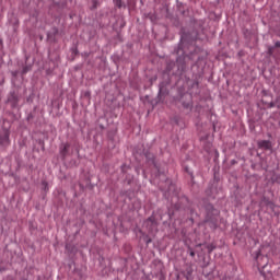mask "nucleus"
Returning <instances> with one entry per match:
<instances>
[{
  "instance_id": "nucleus-2",
  "label": "nucleus",
  "mask_w": 280,
  "mask_h": 280,
  "mask_svg": "<svg viewBox=\"0 0 280 280\" xmlns=\"http://www.w3.org/2000/svg\"><path fill=\"white\" fill-rule=\"evenodd\" d=\"M220 220V212H206L205 223L209 224L211 229H218V221Z\"/></svg>"
},
{
  "instance_id": "nucleus-17",
  "label": "nucleus",
  "mask_w": 280,
  "mask_h": 280,
  "mask_svg": "<svg viewBox=\"0 0 280 280\" xmlns=\"http://www.w3.org/2000/svg\"><path fill=\"white\" fill-rule=\"evenodd\" d=\"M275 47L279 48L280 47V42H276Z\"/></svg>"
},
{
  "instance_id": "nucleus-18",
  "label": "nucleus",
  "mask_w": 280,
  "mask_h": 280,
  "mask_svg": "<svg viewBox=\"0 0 280 280\" xmlns=\"http://www.w3.org/2000/svg\"><path fill=\"white\" fill-rule=\"evenodd\" d=\"M74 272H77L79 275V277H81L80 270L74 269Z\"/></svg>"
},
{
  "instance_id": "nucleus-14",
  "label": "nucleus",
  "mask_w": 280,
  "mask_h": 280,
  "mask_svg": "<svg viewBox=\"0 0 280 280\" xmlns=\"http://www.w3.org/2000/svg\"><path fill=\"white\" fill-rule=\"evenodd\" d=\"M273 51H275V47H269V48H268V54H269L270 56H272Z\"/></svg>"
},
{
  "instance_id": "nucleus-22",
  "label": "nucleus",
  "mask_w": 280,
  "mask_h": 280,
  "mask_svg": "<svg viewBox=\"0 0 280 280\" xmlns=\"http://www.w3.org/2000/svg\"><path fill=\"white\" fill-rule=\"evenodd\" d=\"M197 246H202V244H199V245H197Z\"/></svg>"
},
{
  "instance_id": "nucleus-1",
  "label": "nucleus",
  "mask_w": 280,
  "mask_h": 280,
  "mask_svg": "<svg viewBox=\"0 0 280 280\" xmlns=\"http://www.w3.org/2000/svg\"><path fill=\"white\" fill-rule=\"evenodd\" d=\"M254 259L257 264V268L261 275V277H266V271H264V268L268 266V256L261 255V249H258L254 254Z\"/></svg>"
},
{
  "instance_id": "nucleus-11",
  "label": "nucleus",
  "mask_w": 280,
  "mask_h": 280,
  "mask_svg": "<svg viewBox=\"0 0 280 280\" xmlns=\"http://www.w3.org/2000/svg\"><path fill=\"white\" fill-rule=\"evenodd\" d=\"M143 242L147 244V246H149L150 244H152V237L145 235L143 236Z\"/></svg>"
},
{
  "instance_id": "nucleus-19",
  "label": "nucleus",
  "mask_w": 280,
  "mask_h": 280,
  "mask_svg": "<svg viewBox=\"0 0 280 280\" xmlns=\"http://www.w3.org/2000/svg\"><path fill=\"white\" fill-rule=\"evenodd\" d=\"M167 218H172V213L168 212V213H167Z\"/></svg>"
},
{
  "instance_id": "nucleus-12",
  "label": "nucleus",
  "mask_w": 280,
  "mask_h": 280,
  "mask_svg": "<svg viewBox=\"0 0 280 280\" xmlns=\"http://www.w3.org/2000/svg\"><path fill=\"white\" fill-rule=\"evenodd\" d=\"M188 253L190 257H196V252H194V248H191L190 246H188Z\"/></svg>"
},
{
  "instance_id": "nucleus-16",
  "label": "nucleus",
  "mask_w": 280,
  "mask_h": 280,
  "mask_svg": "<svg viewBox=\"0 0 280 280\" xmlns=\"http://www.w3.org/2000/svg\"><path fill=\"white\" fill-rule=\"evenodd\" d=\"M42 185L44 186V189H47V182H43Z\"/></svg>"
},
{
  "instance_id": "nucleus-5",
  "label": "nucleus",
  "mask_w": 280,
  "mask_h": 280,
  "mask_svg": "<svg viewBox=\"0 0 280 280\" xmlns=\"http://www.w3.org/2000/svg\"><path fill=\"white\" fill-rule=\"evenodd\" d=\"M0 145L8 148L10 145V130L3 129L0 132Z\"/></svg>"
},
{
  "instance_id": "nucleus-13",
  "label": "nucleus",
  "mask_w": 280,
  "mask_h": 280,
  "mask_svg": "<svg viewBox=\"0 0 280 280\" xmlns=\"http://www.w3.org/2000/svg\"><path fill=\"white\" fill-rule=\"evenodd\" d=\"M114 3H115V5H116V8H121V0H114Z\"/></svg>"
},
{
  "instance_id": "nucleus-6",
  "label": "nucleus",
  "mask_w": 280,
  "mask_h": 280,
  "mask_svg": "<svg viewBox=\"0 0 280 280\" xmlns=\"http://www.w3.org/2000/svg\"><path fill=\"white\" fill-rule=\"evenodd\" d=\"M258 148L260 150H272V142L269 140H260L258 141Z\"/></svg>"
},
{
  "instance_id": "nucleus-4",
  "label": "nucleus",
  "mask_w": 280,
  "mask_h": 280,
  "mask_svg": "<svg viewBox=\"0 0 280 280\" xmlns=\"http://www.w3.org/2000/svg\"><path fill=\"white\" fill-rule=\"evenodd\" d=\"M163 220V214L161 212H153L151 217L147 219V224H150V226H159V222Z\"/></svg>"
},
{
  "instance_id": "nucleus-3",
  "label": "nucleus",
  "mask_w": 280,
  "mask_h": 280,
  "mask_svg": "<svg viewBox=\"0 0 280 280\" xmlns=\"http://www.w3.org/2000/svg\"><path fill=\"white\" fill-rule=\"evenodd\" d=\"M152 266L155 268V277H159V280H165V273L163 272L165 266L163 265V261L154 259Z\"/></svg>"
},
{
  "instance_id": "nucleus-15",
  "label": "nucleus",
  "mask_w": 280,
  "mask_h": 280,
  "mask_svg": "<svg viewBox=\"0 0 280 280\" xmlns=\"http://www.w3.org/2000/svg\"><path fill=\"white\" fill-rule=\"evenodd\" d=\"M212 210H213V206L208 205V206L206 207V211H212Z\"/></svg>"
},
{
  "instance_id": "nucleus-9",
  "label": "nucleus",
  "mask_w": 280,
  "mask_h": 280,
  "mask_svg": "<svg viewBox=\"0 0 280 280\" xmlns=\"http://www.w3.org/2000/svg\"><path fill=\"white\" fill-rule=\"evenodd\" d=\"M69 148H70L69 143H66V144H63V147L60 149V154H61V156H63V159H65V156H67V154L69 153Z\"/></svg>"
},
{
  "instance_id": "nucleus-10",
  "label": "nucleus",
  "mask_w": 280,
  "mask_h": 280,
  "mask_svg": "<svg viewBox=\"0 0 280 280\" xmlns=\"http://www.w3.org/2000/svg\"><path fill=\"white\" fill-rule=\"evenodd\" d=\"M206 248L208 250V255H211V252L218 248V244L215 243L206 244Z\"/></svg>"
},
{
  "instance_id": "nucleus-21",
  "label": "nucleus",
  "mask_w": 280,
  "mask_h": 280,
  "mask_svg": "<svg viewBox=\"0 0 280 280\" xmlns=\"http://www.w3.org/2000/svg\"><path fill=\"white\" fill-rule=\"evenodd\" d=\"M278 183H280L279 178L277 179Z\"/></svg>"
},
{
  "instance_id": "nucleus-8",
  "label": "nucleus",
  "mask_w": 280,
  "mask_h": 280,
  "mask_svg": "<svg viewBox=\"0 0 280 280\" xmlns=\"http://www.w3.org/2000/svg\"><path fill=\"white\" fill-rule=\"evenodd\" d=\"M66 250H67V253H69V255H73V253H75V250H77L75 245H73L71 243H67Z\"/></svg>"
},
{
  "instance_id": "nucleus-20",
  "label": "nucleus",
  "mask_w": 280,
  "mask_h": 280,
  "mask_svg": "<svg viewBox=\"0 0 280 280\" xmlns=\"http://www.w3.org/2000/svg\"><path fill=\"white\" fill-rule=\"evenodd\" d=\"M162 91H163V90H162V89H160V95H161Z\"/></svg>"
},
{
  "instance_id": "nucleus-7",
  "label": "nucleus",
  "mask_w": 280,
  "mask_h": 280,
  "mask_svg": "<svg viewBox=\"0 0 280 280\" xmlns=\"http://www.w3.org/2000/svg\"><path fill=\"white\" fill-rule=\"evenodd\" d=\"M191 275H194V268L191 266L186 267V269L184 271L185 279L194 280V278H191Z\"/></svg>"
}]
</instances>
